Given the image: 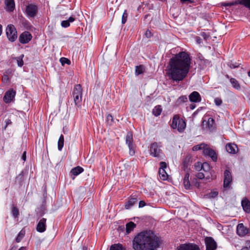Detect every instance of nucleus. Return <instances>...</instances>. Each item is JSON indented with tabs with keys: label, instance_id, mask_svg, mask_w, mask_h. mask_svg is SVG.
I'll use <instances>...</instances> for the list:
<instances>
[{
	"label": "nucleus",
	"instance_id": "obj_60",
	"mask_svg": "<svg viewBox=\"0 0 250 250\" xmlns=\"http://www.w3.org/2000/svg\"><path fill=\"white\" fill-rule=\"evenodd\" d=\"M60 166V164H57V165L55 167V169L59 170Z\"/></svg>",
	"mask_w": 250,
	"mask_h": 250
},
{
	"label": "nucleus",
	"instance_id": "obj_45",
	"mask_svg": "<svg viewBox=\"0 0 250 250\" xmlns=\"http://www.w3.org/2000/svg\"><path fill=\"white\" fill-rule=\"evenodd\" d=\"M196 176L197 178L199 179H203L205 178V174L202 172H198L196 175Z\"/></svg>",
	"mask_w": 250,
	"mask_h": 250
},
{
	"label": "nucleus",
	"instance_id": "obj_22",
	"mask_svg": "<svg viewBox=\"0 0 250 250\" xmlns=\"http://www.w3.org/2000/svg\"><path fill=\"white\" fill-rule=\"evenodd\" d=\"M83 171V168L80 166H77L73 168L70 171L71 176L73 179H74L76 176L78 175Z\"/></svg>",
	"mask_w": 250,
	"mask_h": 250
},
{
	"label": "nucleus",
	"instance_id": "obj_29",
	"mask_svg": "<svg viewBox=\"0 0 250 250\" xmlns=\"http://www.w3.org/2000/svg\"><path fill=\"white\" fill-rule=\"evenodd\" d=\"M66 20H63V28H67L70 26V23L73 22L75 21V17L73 16L70 17L68 19H67V18H65Z\"/></svg>",
	"mask_w": 250,
	"mask_h": 250
},
{
	"label": "nucleus",
	"instance_id": "obj_49",
	"mask_svg": "<svg viewBox=\"0 0 250 250\" xmlns=\"http://www.w3.org/2000/svg\"><path fill=\"white\" fill-rule=\"evenodd\" d=\"M2 80L4 83H7L9 82V77L7 75H4L2 77Z\"/></svg>",
	"mask_w": 250,
	"mask_h": 250
},
{
	"label": "nucleus",
	"instance_id": "obj_62",
	"mask_svg": "<svg viewBox=\"0 0 250 250\" xmlns=\"http://www.w3.org/2000/svg\"><path fill=\"white\" fill-rule=\"evenodd\" d=\"M195 104H191L190 105V108L191 109H193L195 108Z\"/></svg>",
	"mask_w": 250,
	"mask_h": 250
},
{
	"label": "nucleus",
	"instance_id": "obj_2",
	"mask_svg": "<svg viewBox=\"0 0 250 250\" xmlns=\"http://www.w3.org/2000/svg\"><path fill=\"white\" fill-rule=\"evenodd\" d=\"M161 244V239L153 231L147 230L139 233L132 241L134 250H155Z\"/></svg>",
	"mask_w": 250,
	"mask_h": 250
},
{
	"label": "nucleus",
	"instance_id": "obj_1",
	"mask_svg": "<svg viewBox=\"0 0 250 250\" xmlns=\"http://www.w3.org/2000/svg\"><path fill=\"white\" fill-rule=\"evenodd\" d=\"M191 60L185 51L180 52L172 57L167 65V75L176 83L183 81L187 76L191 67Z\"/></svg>",
	"mask_w": 250,
	"mask_h": 250
},
{
	"label": "nucleus",
	"instance_id": "obj_47",
	"mask_svg": "<svg viewBox=\"0 0 250 250\" xmlns=\"http://www.w3.org/2000/svg\"><path fill=\"white\" fill-rule=\"evenodd\" d=\"M184 185L186 189H189L190 188V184L189 181H184Z\"/></svg>",
	"mask_w": 250,
	"mask_h": 250
},
{
	"label": "nucleus",
	"instance_id": "obj_34",
	"mask_svg": "<svg viewBox=\"0 0 250 250\" xmlns=\"http://www.w3.org/2000/svg\"><path fill=\"white\" fill-rule=\"evenodd\" d=\"M162 112V109L160 108V106H156L153 109L152 113L155 116H159Z\"/></svg>",
	"mask_w": 250,
	"mask_h": 250
},
{
	"label": "nucleus",
	"instance_id": "obj_8",
	"mask_svg": "<svg viewBox=\"0 0 250 250\" xmlns=\"http://www.w3.org/2000/svg\"><path fill=\"white\" fill-rule=\"evenodd\" d=\"M232 178L229 170L226 169L224 172V188L229 189L230 188V184L232 182Z\"/></svg>",
	"mask_w": 250,
	"mask_h": 250
},
{
	"label": "nucleus",
	"instance_id": "obj_57",
	"mask_svg": "<svg viewBox=\"0 0 250 250\" xmlns=\"http://www.w3.org/2000/svg\"><path fill=\"white\" fill-rule=\"evenodd\" d=\"M181 2L182 3H185L187 2H188L189 3H192L194 2V1L192 0H180Z\"/></svg>",
	"mask_w": 250,
	"mask_h": 250
},
{
	"label": "nucleus",
	"instance_id": "obj_16",
	"mask_svg": "<svg viewBox=\"0 0 250 250\" xmlns=\"http://www.w3.org/2000/svg\"><path fill=\"white\" fill-rule=\"evenodd\" d=\"M46 219L42 218L39 221L36 230L38 232L42 233L45 231L46 225Z\"/></svg>",
	"mask_w": 250,
	"mask_h": 250
},
{
	"label": "nucleus",
	"instance_id": "obj_63",
	"mask_svg": "<svg viewBox=\"0 0 250 250\" xmlns=\"http://www.w3.org/2000/svg\"><path fill=\"white\" fill-rule=\"evenodd\" d=\"M222 5L224 6H230V5H229V3L226 2L222 3Z\"/></svg>",
	"mask_w": 250,
	"mask_h": 250
},
{
	"label": "nucleus",
	"instance_id": "obj_41",
	"mask_svg": "<svg viewBox=\"0 0 250 250\" xmlns=\"http://www.w3.org/2000/svg\"><path fill=\"white\" fill-rule=\"evenodd\" d=\"M127 16H128V14L127 12V10H125L123 13L122 18V24H124L126 22V21H127Z\"/></svg>",
	"mask_w": 250,
	"mask_h": 250
},
{
	"label": "nucleus",
	"instance_id": "obj_53",
	"mask_svg": "<svg viewBox=\"0 0 250 250\" xmlns=\"http://www.w3.org/2000/svg\"><path fill=\"white\" fill-rule=\"evenodd\" d=\"M145 35L147 38H149L152 36L151 32L149 30L146 31Z\"/></svg>",
	"mask_w": 250,
	"mask_h": 250
},
{
	"label": "nucleus",
	"instance_id": "obj_51",
	"mask_svg": "<svg viewBox=\"0 0 250 250\" xmlns=\"http://www.w3.org/2000/svg\"><path fill=\"white\" fill-rule=\"evenodd\" d=\"M64 64L70 65L71 64L70 60L67 58L63 57V65Z\"/></svg>",
	"mask_w": 250,
	"mask_h": 250
},
{
	"label": "nucleus",
	"instance_id": "obj_59",
	"mask_svg": "<svg viewBox=\"0 0 250 250\" xmlns=\"http://www.w3.org/2000/svg\"><path fill=\"white\" fill-rule=\"evenodd\" d=\"M26 152L24 151L23 152V153L22 154V157H21V159L24 161H25L26 160Z\"/></svg>",
	"mask_w": 250,
	"mask_h": 250
},
{
	"label": "nucleus",
	"instance_id": "obj_4",
	"mask_svg": "<svg viewBox=\"0 0 250 250\" xmlns=\"http://www.w3.org/2000/svg\"><path fill=\"white\" fill-rule=\"evenodd\" d=\"M170 126L173 129H177V130L181 133L186 127V123L178 115H175L173 117Z\"/></svg>",
	"mask_w": 250,
	"mask_h": 250
},
{
	"label": "nucleus",
	"instance_id": "obj_36",
	"mask_svg": "<svg viewBox=\"0 0 250 250\" xmlns=\"http://www.w3.org/2000/svg\"><path fill=\"white\" fill-rule=\"evenodd\" d=\"M106 122L107 124L109 125H113L114 122V119L112 116L110 114H108L106 116Z\"/></svg>",
	"mask_w": 250,
	"mask_h": 250
},
{
	"label": "nucleus",
	"instance_id": "obj_64",
	"mask_svg": "<svg viewBox=\"0 0 250 250\" xmlns=\"http://www.w3.org/2000/svg\"><path fill=\"white\" fill-rule=\"evenodd\" d=\"M18 250H26L25 247H21Z\"/></svg>",
	"mask_w": 250,
	"mask_h": 250
},
{
	"label": "nucleus",
	"instance_id": "obj_38",
	"mask_svg": "<svg viewBox=\"0 0 250 250\" xmlns=\"http://www.w3.org/2000/svg\"><path fill=\"white\" fill-rule=\"evenodd\" d=\"M23 175L24 171H21V172L16 177V180L18 181L19 183H22L24 180Z\"/></svg>",
	"mask_w": 250,
	"mask_h": 250
},
{
	"label": "nucleus",
	"instance_id": "obj_31",
	"mask_svg": "<svg viewBox=\"0 0 250 250\" xmlns=\"http://www.w3.org/2000/svg\"><path fill=\"white\" fill-rule=\"evenodd\" d=\"M188 102V98L186 96H181L177 100L176 104L178 105L184 103Z\"/></svg>",
	"mask_w": 250,
	"mask_h": 250
},
{
	"label": "nucleus",
	"instance_id": "obj_14",
	"mask_svg": "<svg viewBox=\"0 0 250 250\" xmlns=\"http://www.w3.org/2000/svg\"><path fill=\"white\" fill-rule=\"evenodd\" d=\"M4 9L8 12H13L15 9V2L14 0H4Z\"/></svg>",
	"mask_w": 250,
	"mask_h": 250
},
{
	"label": "nucleus",
	"instance_id": "obj_15",
	"mask_svg": "<svg viewBox=\"0 0 250 250\" xmlns=\"http://www.w3.org/2000/svg\"><path fill=\"white\" fill-rule=\"evenodd\" d=\"M203 153L205 155L210 157L212 161L216 162L217 160V156L215 151L211 148L206 147L204 149Z\"/></svg>",
	"mask_w": 250,
	"mask_h": 250
},
{
	"label": "nucleus",
	"instance_id": "obj_52",
	"mask_svg": "<svg viewBox=\"0 0 250 250\" xmlns=\"http://www.w3.org/2000/svg\"><path fill=\"white\" fill-rule=\"evenodd\" d=\"M239 64H237L236 63L235 64L233 63H230L229 64L230 68L231 69H234V68H237L239 66Z\"/></svg>",
	"mask_w": 250,
	"mask_h": 250
},
{
	"label": "nucleus",
	"instance_id": "obj_55",
	"mask_svg": "<svg viewBox=\"0 0 250 250\" xmlns=\"http://www.w3.org/2000/svg\"><path fill=\"white\" fill-rule=\"evenodd\" d=\"M196 42L198 44H200L202 42V39L200 37L196 36L195 38Z\"/></svg>",
	"mask_w": 250,
	"mask_h": 250
},
{
	"label": "nucleus",
	"instance_id": "obj_44",
	"mask_svg": "<svg viewBox=\"0 0 250 250\" xmlns=\"http://www.w3.org/2000/svg\"><path fill=\"white\" fill-rule=\"evenodd\" d=\"M214 103L217 106H220L222 104V100L221 98H216L214 99Z\"/></svg>",
	"mask_w": 250,
	"mask_h": 250
},
{
	"label": "nucleus",
	"instance_id": "obj_18",
	"mask_svg": "<svg viewBox=\"0 0 250 250\" xmlns=\"http://www.w3.org/2000/svg\"><path fill=\"white\" fill-rule=\"evenodd\" d=\"M226 149L228 152L230 154H235L238 152L237 146L234 143H228L226 145Z\"/></svg>",
	"mask_w": 250,
	"mask_h": 250
},
{
	"label": "nucleus",
	"instance_id": "obj_11",
	"mask_svg": "<svg viewBox=\"0 0 250 250\" xmlns=\"http://www.w3.org/2000/svg\"><path fill=\"white\" fill-rule=\"evenodd\" d=\"M31 34L28 31L22 33L19 37V41L22 44H25L29 42L32 39Z\"/></svg>",
	"mask_w": 250,
	"mask_h": 250
},
{
	"label": "nucleus",
	"instance_id": "obj_35",
	"mask_svg": "<svg viewBox=\"0 0 250 250\" xmlns=\"http://www.w3.org/2000/svg\"><path fill=\"white\" fill-rule=\"evenodd\" d=\"M206 146H207V145H206L205 144L202 143L200 145L194 146L192 147V150H193V151H197V150H201L202 149H204V148H205V147Z\"/></svg>",
	"mask_w": 250,
	"mask_h": 250
},
{
	"label": "nucleus",
	"instance_id": "obj_17",
	"mask_svg": "<svg viewBox=\"0 0 250 250\" xmlns=\"http://www.w3.org/2000/svg\"><path fill=\"white\" fill-rule=\"evenodd\" d=\"M178 250H200V249L195 244H188L181 245Z\"/></svg>",
	"mask_w": 250,
	"mask_h": 250
},
{
	"label": "nucleus",
	"instance_id": "obj_12",
	"mask_svg": "<svg viewBox=\"0 0 250 250\" xmlns=\"http://www.w3.org/2000/svg\"><path fill=\"white\" fill-rule=\"evenodd\" d=\"M126 143L128 145L129 148L130 154L131 155H133L135 153L134 150V146L133 144V137L132 134L131 132H128L126 136Z\"/></svg>",
	"mask_w": 250,
	"mask_h": 250
},
{
	"label": "nucleus",
	"instance_id": "obj_48",
	"mask_svg": "<svg viewBox=\"0 0 250 250\" xmlns=\"http://www.w3.org/2000/svg\"><path fill=\"white\" fill-rule=\"evenodd\" d=\"M200 35L205 40L207 41L209 38V35L206 33L205 32H201Z\"/></svg>",
	"mask_w": 250,
	"mask_h": 250
},
{
	"label": "nucleus",
	"instance_id": "obj_30",
	"mask_svg": "<svg viewBox=\"0 0 250 250\" xmlns=\"http://www.w3.org/2000/svg\"><path fill=\"white\" fill-rule=\"evenodd\" d=\"M145 72V67L143 65L136 66L135 67V74L139 75L143 74Z\"/></svg>",
	"mask_w": 250,
	"mask_h": 250
},
{
	"label": "nucleus",
	"instance_id": "obj_37",
	"mask_svg": "<svg viewBox=\"0 0 250 250\" xmlns=\"http://www.w3.org/2000/svg\"><path fill=\"white\" fill-rule=\"evenodd\" d=\"M201 170H203L204 171L207 173V171L210 170V167L208 164L207 163H204L201 165Z\"/></svg>",
	"mask_w": 250,
	"mask_h": 250
},
{
	"label": "nucleus",
	"instance_id": "obj_24",
	"mask_svg": "<svg viewBox=\"0 0 250 250\" xmlns=\"http://www.w3.org/2000/svg\"><path fill=\"white\" fill-rule=\"evenodd\" d=\"M232 2L234 5L239 4L244 5L250 10V0H236L232 1Z\"/></svg>",
	"mask_w": 250,
	"mask_h": 250
},
{
	"label": "nucleus",
	"instance_id": "obj_7",
	"mask_svg": "<svg viewBox=\"0 0 250 250\" xmlns=\"http://www.w3.org/2000/svg\"><path fill=\"white\" fill-rule=\"evenodd\" d=\"M38 6L34 4H28L25 9V13L28 17L33 18L38 13Z\"/></svg>",
	"mask_w": 250,
	"mask_h": 250
},
{
	"label": "nucleus",
	"instance_id": "obj_27",
	"mask_svg": "<svg viewBox=\"0 0 250 250\" xmlns=\"http://www.w3.org/2000/svg\"><path fill=\"white\" fill-rule=\"evenodd\" d=\"M232 86L235 89L239 90L241 89V86L238 81L235 78H231L229 80Z\"/></svg>",
	"mask_w": 250,
	"mask_h": 250
},
{
	"label": "nucleus",
	"instance_id": "obj_10",
	"mask_svg": "<svg viewBox=\"0 0 250 250\" xmlns=\"http://www.w3.org/2000/svg\"><path fill=\"white\" fill-rule=\"evenodd\" d=\"M160 167L159 170V176L161 179L166 180L168 178V174L165 170V168L167 167L166 163L161 162L160 163Z\"/></svg>",
	"mask_w": 250,
	"mask_h": 250
},
{
	"label": "nucleus",
	"instance_id": "obj_32",
	"mask_svg": "<svg viewBox=\"0 0 250 250\" xmlns=\"http://www.w3.org/2000/svg\"><path fill=\"white\" fill-rule=\"evenodd\" d=\"M25 235V231L23 230H21L19 233H18L16 238V241L18 243H19L21 241L22 239L23 238Z\"/></svg>",
	"mask_w": 250,
	"mask_h": 250
},
{
	"label": "nucleus",
	"instance_id": "obj_20",
	"mask_svg": "<svg viewBox=\"0 0 250 250\" xmlns=\"http://www.w3.org/2000/svg\"><path fill=\"white\" fill-rule=\"evenodd\" d=\"M189 99L191 102L199 103L201 101V97L198 92L193 91L189 95Z\"/></svg>",
	"mask_w": 250,
	"mask_h": 250
},
{
	"label": "nucleus",
	"instance_id": "obj_58",
	"mask_svg": "<svg viewBox=\"0 0 250 250\" xmlns=\"http://www.w3.org/2000/svg\"><path fill=\"white\" fill-rule=\"evenodd\" d=\"M189 174L187 173L186 174L184 181H189Z\"/></svg>",
	"mask_w": 250,
	"mask_h": 250
},
{
	"label": "nucleus",
	"instance_id": "obj_61",
	"mask_svg": "<svg viewBox=\"0 0 250 250\" xmlns=\"http://www.w3.org/2000/svg\"><path fill=\"white\" fill-rule=\"evenodd\" d=\"M195 167L196 169L198 170L200 167V165L199 164H198V166L195 165Z\"/></svg>",
	"mask_w": 250,
	"mask_h": 250
},
{
	"label": "nucleus",
	"instance_id": "obj_42",
	"mask_svg": "<svg viewBox=\"0 0 250 250\" xmlns=\"http://www.w3.org/2000/svg\"><path fill=\"white\" fill-rule=\"evenodd\" d=\"M214 123V120L212 118H209L207 122V125L209 129H211L213 127Z\"/></svg>",
	"mask_w": 250,
	"mask_h": 250
},
{
	"label": "nucleus",
	"instance_id": "obj_50",
	"mask_svg": "<svg viewBox=\"0 0 250 250\" xmlns=\"http://www.w3.org/2000/svg\"><path fill=\"white\" fill-rule=\"evenodd\" d=\"M205 174L206 176L205 178H206V179L209 180L211 178V172H209L208 171L207 173L205 172Z\"/></svg>",
	"mask_w": 250,
	"mask_h": 250
},
{
	"label": "nucleus",
	"instance_id": "obj_40",
	"mask_svg": "<svg viewBox=\"0 0 250 250\" xmlns=\"http://www.w3.org/2000/svg\"><path fill=\"white\" fill-rule=\"evenodd\" d=\"M58 150L61 151L62 148V134H61L58 142Z\"/></svg>",
	"mask_w": 250,
	"mask_h": 250
},
{
	"label": "nucleus",
	"instance_id": "obj_23",
	"mask_svg": "<svg viewBox=\"0 0 250 250\" xmlns=\"http://www.w3.org/2000/svg\"><path fill=\"white\" fill-rule=\"evenodd\" d=\"M138 201L137 198L136 197L131 196L128 201L126 203L125 207L127 209H129Z\"/></svg>",
	"mask_w": 250,
	"mask_h": 250
},
{
	"label": "nucleus",
	"instance_id": "obj_43",
	"mask_svg": "<svg viewBox=\"0 0 250 250\" xmlns=\"http://www.w3.org/2000/svg\"><path fill=\"white\" fill-rule=\"evenodd\" d=\"M218 195V192L216 191H211L208 194V197L209 198H214Z\"/></svg>",
	"mask_w": 250,
	"mask_h": 250
},
{
	"label": "nucleus",
	"instance_id": "obj_13",
	"mask_svg": "<svg viewBox=\"0 0 250 250\" xmlns=\"http://www.w3.org/2000/svg\"><path fill=\"white\" fill-rule=\"evenodd\" d=\"M16 93V91L12 89L6 91L3 98V101L6 104L11 103L15 98Z\"/></svg>",
	"mask_w": 250,
	"mask_h": 250
},
{
	"label": "nucleus",
	"instance_id": "obj_3",
	"mask_svg": "<svg viewBox=\"0 0 250 250\" xmlns=\"http://www.w3.org/2000/svg\"><path fill=\"white\" fill-rule=\"evenodd\" d=\"M162 146L161 143L154 142L152 143L149 147L150 155L159 160L163 159L164 154L162 150Z\"/></svg>",
	"mask_w": 250,
	"mask_h": 250
},
{
	"label": "nucleus",
	"instance_id": "obj_25",
	"mask_svg": "<svg viewBox=\"0 0 250 250\" xmlns=\"http://www.w3.org/2000/svg\"><path fill=\"white\" fill-rule=\"evenodd\" d=\"M42 190L43 194L42 208L45 209L46 206V199L47 197V188L46 185H44L42 187Z\"/></svg>",
	"mask_w": 250,
	"mask_h": 250
},
{
	"label": "nucleus",
	"instance_id": "obj_46",
	"mask_svg": "<svg viewBox=\"0 0 250 250\" xmlns=\"http://www.w3.org/2000/svg\"><path fill=\"white\" fill-rule=\"evenodd\" d=\"M241 250H250V241L246 242L245 246L241 249Z\"/></svg>",
	"mask_w": 250,
	"mask_h": 250
},
{
	"label": "nucleus",
	"instance_id": "obj_56",
	"mask_svg": "<svg viewBox=\"0 0 250 250\" xmlns=\"http://www.w3.org/2000/svg\"><path fill=\"white\" fill-rule=\"evenodd\" d=\"M5 123H6V125L5 126V128L9 125H10L12 124V122L11 121L10 119H6L5 120Z\"/></svg>",
	"mask_w": 250,
	"mask_h": 250
},
{
	"label": "nucleus",
	"instance_id": "obj_21",
	"mask_svg": "<svg viewBox=\"0 0 250 250\" xmlns=\"http://www.w3.org/2000/svg\"><path fill=\"white\" fill-rule=\"evenodd\" d=\"M243 210L247 213L250 212V201L246 198H244L241 201Z\"/></svg>",
	"mask_w": 250,
	"mask_h": 250
},
{
	"label": "nucleus",
	"instance_id": "obj_19",
	"mask_svg": "<svg viewBox=\"0 0 250 250\" xmlns=\"http://www.w3.org/2000/svg\"><path fill=\"white\" fill-rule=\"evenodd\" d=\"M249 232V229L243 224H239L237 227V233L240 236H245Z\"/></svg>",
	"mask_w": 250,
	"mask_h": 250
},
{
	"label": "nucleus",
	"instance_id": "obj_28",
	"mask_svg": "<svg viewBox=\"0 0 250 250\" xmlns=\"http://www.w3.org/2000/svg\"><path fill=\"white\" fill-rule=\"evenodd\" d=\"M110 250H126V248L122 244L118 243L112 245L110 247Z\"/></svg>",
	"mask_w": 250,
	"mask_h": 250
},
{
	"label": "nucleus",
	"instance_id": "obj_33",
	"mask_svg": "<svg viewBox=\"0 0 250 250\" xmlns=\"http://www.w3.org/2000/svg\"><path fill=\"white\" fill-rule=\"evenodd\" d=\"M24 57L23 54H21L20 56L15 58V59L17 61L18 65L19 67H22L23 65V58Z\"/></svg>",
	"mask_w": 250,
	"mask_h": 250
},
{
	"label": "nucleus",
	"instance_id": "obj_54",
	"mask_svg": "<svg viewBox=\"0 0 250 250\" xmlns=\"http://www.w3.org/2000/svg\"><path fill=\"white\" fill-rule=\"evenodd\" d=\"M146 204L144 201H140L139 203V208H143L146 206Z\"/></svg>",
	"mask_w": 250,
	"mask_h": 250
},
{
	"label": "nucleus",
	"instance_id": "obj_26",
	"mask_svg": "<svg viewBox=\"0 0 250 250\" xmlns=\"http://www.w3.org/2000/svg\"><path fill=\"white\" fill-rule=\"evenodd\" d=\"M136 227V225L133 222H129L126 224V234L130 233Z\"/></svg>",
	"mask_w": 250,
	"mask_h": 250
},
{
	"label": "nucleus",
	"instance_id": "obj_9",
	"mask_svg": "<svg viewBox=\"0 0 250 250\" xmlns=\"http://www.w3.org/2000/svg\"><path fill=\"white\" fill-rule=\"evenodd\" d=\"M206 250H215L217 248V244L211 237H207L205 239Z\"/></svg>",
	"mask_w": 250,
	"mask_h": 250
},
{
	"label": "nucleus",
	"instance_id": "obj_6",
	"mask_svg": "<svg viewBox=\"0 0 250 250\" xmlns=\"http://www.w3.org/2000/svg\"><path fill=\"white\" fill-rule=\"evenodd\" d=\"M6 35L10 42H14L17 40L18 34L14 25L11 24L7 25L6 28Z\"/></svg>",
	"mask_w": 250,
	"mask_h": 250
},
{
	"label": "nucleus",
	"instance_id": "obj_5",
	"mask_svg": "<svg viewBox=\"0 0 250 250\" xmlns=\"http://www.w3.org/2000/svg\"><path fill=\"white\" fill-rule=\"evenodd\" d=\"M72 95L76 106H81L83 95V89L81 84H78L75 85Z\"/></svg>",
	"mask_w": 250,
	"mask_h": 250
},
{
	"label": "nucleus",
	"instance_id": "obj_39",
	"mask_svg": "<svg viewBox=\"0 0 250 250\" xmlns=\"http://www.w3.org/2000/svg\"><path fill=\"white\" fill-rule=\"evenodd\" d=\"M12 213L15 218H17L19 215L18 209L15 207H13L12 208Z\"/></svg>",
	"mask_w": 250,
	"mask_h": 250
}]
</instances>
